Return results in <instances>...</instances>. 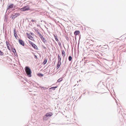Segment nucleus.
Returning <instances> with one entry per match:
<instances>
[{
    "label": "nucleus",
    "mask_w": 126,
    "mask_h": 126,
    "mask_svg": "<svg viewBox=\"0 0 126 126\" xmlns=\"http://www.w3.org/2000/svg\"><path fill=\"white\" fill-rule=\"evenodd\" d=\"M25 71L28 76H31V71L29 68L28 67H26L25 68Z\"/></svg>",
    "instance_id": "obj_1"
},
{
    "label": "nucleus",
    "mask_w": 126,
    "mask_h": 126,
    "mask_svg": "<svg viewBox=\"0 0 126 126\" xmlns=\"http://www.w3.org/2000/svg\"><path fill=\"white\" fill-rule=\"evenodd\" d=\"M20 15V14L18 13H15L14 15L12 14L11 17V18L12 19L14 20L16 17L19 16Z\"/></svg>",
    "instance_id": "obj_2"
},
{
    "label": "nucleus",
    "mask_w": 126,
    "mask_h": 126,
    "mask_svg": "<svg viewBox=\"0 0 126 126\" xmlns=\"http://www.w3.org/2000/svg\"><path fill=\"white\" fill-rule=\"evenodd\" d=\"M29 7L28 6H25L23 8L20 9V11H24L30 10Z\"/></svg>",
    "instance_id": "obj_3"
},
{
    "label": "nucleus",
    "mask_w": 126,
    "mask_h": 126,
    "mask_svg": "<svg viewBox=\"0 0 126 126\" xmlns=\"http://www.w3.org/2000/svg\"><path fill=\"white\" fill-rule=\"evenodd\" d=\"M29 41V43L31 44V45L33 48L36 49H38L37 47L35 44H34L32 42L30 41Z\"/></svg>",
    "instance_id": "obj_4"
},
{
    "label": "nucleus",
    "mask_w": 126,
    "mask_h": 126,
    "mask_svg": "<svg viewBox=\"0 0 126 126\" xmlns=\"http://www.w3.org/2000/svg\"><path fill=\"white\" fill-rule=\"evenodd\" d=\"M6 45L7 47V48L9 50H10V49H13V48L12 47V45H10V47L9 46V43L7 41H6Z\"/></svg>",
    "instance_id": "obj_5"
},
{
    "label": "nucleus",
    "mask_w": 126,
    "mask_h": 126,
    "mask_svg": "<svg viewBox=\"0 0 126 126\" xmlns=\"http://www.w3.org/2000/svg\"><path fill=\"white\" fill-rule=\"evenodd\" d=\"M27 34L28 38L34 41V39L33 38L31 35L28 33H27Z\"/></svg>",
    "instance_id": "obj_6"
},
{
    "label": "nucleus",
    "mask_w": 126,
    "mask_h": 126,
    "mask_svg": "<svg viewBox=\"0 0 126 126\" xmlns=\"http://www.w3.org/2000/svg\"><path fill=\"white\" fill-rule=\"evenodd\" d=\"M39 36L41 38L42 41L44 43L46 42V40L43 37L41 34H40V36Z\"/></svg>",
    "instance_id": "obj_7"
},
{
    "label": "nucleus",
    "mask_w": 126,
    "mask_h": 126,
    "mask_svg": "<svg viewBox=\"0 0 126 126\" xmlns=\"http://www.w3.org/2000/svg\"><path fill=\"white\" fill-rule=\"evenodd\" d=\"M61 64V62H58V63L57 64V66L56 67V68L57 69H58L60 67V66Z\"/></svg>",
    "instance_id": "obj_8"
},
{
    "label": "nucleus",
    "mask_w": 126,
    "mask_h": 126,
    "mask_svg": "<svg viewBox=\"0 0 126 126\" xmlns=\"http://www.w3.org/2000/svg\"><path fill=\"white\" fill-rule=\"evenodd\" d=\"M19 44L22 45V46H24V43L23 41L22 40H19Z\"/></svg>",
    "instance_id": "obj_9"
},
{
    "label": "nucleus",
    "mask_w": 126,
    "mask_h": 126,
    "mask_svg": "<svg viewBox=\"0 0 126 126\" xmlns=\"http://www.w3.org/2000/svg\"><path fill=\"white\" fill-rule=\"evenodd\" d=\"M14 36L16 38V39H17V38H18V37L17 36V34L16 33V31L15 29H14Z\"/></svg>",
    "instance_id": "obj_10"
},
{
    "label": "nucleus",
    "mask_w": 126,
    "mask_h": 126,
    "mask_svg": "<svg viewBox=\"0 0 126 126\" xmlns=\"http://www.w3.org/2000/svg\"><path fill=\"white\" fill-rule=\"evenodd\" d=\"M52 113L51 112H49L46 114V115H45V116H52Z\"/></svg>",
    "instance_id": "obj_11"
},
{
    "label": "nucleus",
    "mask_w": 126,
    "mask_h": 126,
    "mask_svg": "<svg viewBox=\"0 0 126 126\" xmlns=\"http://www.w3.org/2000/svg\"><path fill=\"white\" fill-rule=\"evenodd\" d=\"M80 33V32L79 31H76L75 32L74 34L76 36L79 35Z\"/></svg>",
    "instance_id": "obj_12"
},
{
    "label": "nucleus",
    "mask_w": 126,
    "mask_h": 126,
    "mask_svg": "<svg viewBox=\"0 0 126 126\" xmlns=\"http://www.w3.org/2000/svg\"><path fill=\"white\" fill-rule=\"evenodd\" d=\"M13 4H12L9 6L7 8V9H9L10 8H13Z\"/></svg>",
    "instance_id": "obj_13"
},
{
    "label": "nucleus",
    "mask_w": 126,
    "mask_h": 126,
    "mask_svg": "<svg viewBox=\"0 0 126 126\" xmlns=\"http://www.w3.org/2000/svg\"><path fill=\"white\" fill-rule=\"evenodd\" d=\"M62 55L63 57H64L65 56V51L64 50H62Z\"/></svg>",
    "instance_id": "obj_14"
},
{
    "label": "nucleus",
    "mask_w": 126,
    "mask_h": 126,
    "mask_svg": "<svg viewBox=\"0 0 126 126\" xmlns=\"http://www.w3.org/2000/svg\"><path fill=\"white\" fill-rule=\"evenodd\" d=\"M58 62H61V58L60 57V55L59 54L58 55Z\"/></svg>",
    "instance_id": "obj_15"
},
{
    "label": "nucleus",
    "mask_w": 126,
    "mask_h": 126,
    "mask_svg": "<svg viewBox=\"0 0 126 126\" xmlns=\"http://www.w3.org/2000/svg\"><path fill=\"white\" fill-rule=\"evenodd\" d=\"M54 37L55 38L57 42H58L59 41V40L57 38V36H56L54 34Z\"/></svg>",
    "instance_id": "obj_16"
},
{
    "label": "nucleus",
    "mask_w": 126,
    "mask_h": 126,
    "mask_svg": "<svg viewBox=\"0 0 126 126\" xmlns=\"http://www.w3.org/2000/svg\"><path fill=\"white\" fill-rule=\"evenodd\" d=\"M47 59H45L44 60L43 62V64L44 65L45 64L47 63Z\"/></svg>",
    "instance_id": "obj_17"
},
{
    "label": "nucleus",
    "mask_w": 126,
    "mask_h": 126,
    "mask_svg": "<svg viewBox=\"0 0 126 126\" xmlns=\"http://www.w3.org/2000/svg\"><path fill=\"white\" fill-rule=\"evenodd\" d=\"M57 87H51V88H50L49 89V91H50V90L52 89V90H55V88H57Z\"/></svg>",
    "instance_id": "obj_18"
},
{
    "label": "nucleus",
    "mask_w": 126,
    "mask_h": 126,
    "mask_svg": "<svg viewBox=\"0 0 126 126\" xmlns=\"http://www.w3.org/2000/svg\"><path fill=\"white\" fill-rule=\"evenodd\" d=\"M35 31L36 32L39 34V36H40V34H41L38 31V30L35 29Z\"/></svg>",
    "instance_id": "obj_19"
},
{
    "label": "nucleus",
    "mask_w": 126,
    "mask_h": 126,
    "mask_svg": "<svg viewBox=\"0 0 126 126\" xmlns=\"http://www.w3.org/2000/svg\"><path fill=\"white\" fill-rule=\"evenodd\" d=\"M4 53L0 50V56H3L4 55Z\"/></svg>",
    "instance_id": "obj_20"
},
{
    "label": "nucleus",
    "mask_w": 126,
    "mask_h": 126,
    "mask_svg": "<svg viewBox=\"0 0 126 126\" xmlns=\"http://www.w3.org/2000/svg\"><path fill=\"white\" fill-rule=\"evenodd\" d=\"M62 80L63 79L62 78H60L57 81L58 82H60L62 81Z\"/></svg>",
    "instance_id": "obj_21"
},
{
    "label": "nucleus",
    "mask_w": 126,
    "mask_h": 126,
    "mask_svg": "<svg viewBox=\"0 0 126 126\" xmlns=\"http://www.w3.org/2000/svg\"><path fill=\"white\" fill-rule=\"evenodd\" d=\"M72 58L71 57V56H69L68 58L69 60L70 61L72 60Z\"/></svg>",
    "instance_id": "obj_22"
},
{
    "label": "nucleus",
    "mask_w": 126,
    "mask_h": 126,
    "mask_svg": "<svg viewBox=\"0 0 126 126\" xmlns=\"http://www.w3.org/2000/svg\"><path fill=\"white\" fill-rule=\"evenodd\" d=\"M47 116H45V115L43 118V119L45 120H47Z\"/></svg>",
    "instance_id": "obj_23"
},
{
    "label": "nucleus",
    "mask_w": 126,
    "mask_h": 126,
    "mask_svg": "<svg viewBox=\"0 0 126 126\" xmlns=\"http://www.w3.org/2000/svg\"><path fill=\"white\" fill-rule=\"evenodd\" d=\"M31 21L32 22H35L36 21L34 20H33V19H32L31 20Z\"/></svg>",
    "instance_id": "obj_24"
},
{
    "label": "nucleus",
    "mask_w": 126,
    "mask_h": 126,
    "mask_svg": "<svg viewBox=\"0 0 126 126\" xmlns=\"http://www.w3.org/2000/svg\"><path fill=\"white\" fill-rule=\"evenodd\" d=\"M30 34L32 35H33V33L32 32H30Z\"/></svg>",
    "instance_id": "obj_25"
},
{
    "label": "nucleus",
    "mask_w": 126,
    "mask_h": 126,
    "mask_svg": "<svg viewBox=\"0 0 126 126\" xmlns=\"http://www.w3.org/2000/svg\"><path fill=\"white\" fill-rule=\"evenodd\" d=\"M14 50H15V51H13L14 53H15V52H16V51L15 48L14 49Z\"/></svg>",
    "instance_id": "obj_26"
},
{
    "label": "nucleus",
    "mask_w": 126,
    "mask_h": 126,
    "mask_svg": "<svg viewBox=\"0 0 126 126\" xmlns=\"http://www.w3.org/2000/svg\"><path fill=\"white\" fill-rule=\"evenodd\" d=\"M35 58H37V56H35Z\"/></svg>",
    "instance_id": "obj_27"
},
{
    "label": "nucleus",
    "mask_w": 126,
    "mask_h": 126,
    "mask_svg": "<svg viewBox=\"0 0 126 126\" xmlns=\"http://www.w3.org/2000/svg\"><path fill=\"white\" fill-rule=\"evenodd\" d=\"M40 74L41 75V76H43V75L42 74Z\"/></svg>",
    "instance_id": "obj_28"
},
{
    "label": "nucleus",
    "mask_w": 126,
    "mask_h": 126,
    "mask_svg": "<svg viewBox=\"0 0 126 126\" xmlns=\"http://www.w3.org/2000/svg\"><path fill=\"white\" fill-rule=\"evenodd\" d=\"M39 25H37V26H38Z\"/></svg>",
    "instance_id": "obj_29"
}]
</instances>
